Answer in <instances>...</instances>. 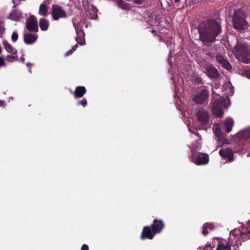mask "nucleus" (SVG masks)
Returning <instances> with one entry per match:
<instances>
[{
  "mask_svg": "<svg viewBox=\"0 0 250 250\" xmlns=\"http://www.w3.org/2000/svg\"><path fill=\"white\" fill-rule=\"evenodd\" d=\"M198 31L200 39L204 43H211L222 31L219 19H208L199 24Z\"/></svg>",
  "mask_w": 250,
  "mask_h": 250,
  "instance_id": "1",
  "label": "nucleus"
},
{
  "mask_svg": "<svg viewBox=\"0 0 250 250\" xmlns=\"http://www.w3.org/2000/svg\"><path fill=\"white\" fill-rule=\"evenodd\" d=\"M164 227V224L162 220L155 219L151 225L152 230H151L150 227L148 226L144 227L141 236V239H152L154 234L160 232Z\"/></svg>",
  "mask_w": 250,
  "mask_h": 250,
  "instance_id": "2",
  "label": "nucleus"
},
{
  "mask_svg": "<svg viewBox=\"0 0 250 250\" xmlns=\"http://www.w3.org/2000/svg\"><path fill=\"white\" fill-rule=\"evenodd\" d=\"M235 56L237 60L245 63H250V49L244 43H237L235 47Z\"/></svg>",
  "mask_w": 250,
  "mask_h": 250,
  "instance_id": "3",
  "label": "nucleus"
},
{
  "mask_svg": "<svg viewBox=\"0 0 250 250\" xmlns=\"http://www.w3.org/2000/svg\"><path fill=\"white\" fill-rule=\"evenodd\" d=\"M245 13L243 11L238 10L234 12L233 25L236 30L242 32L248 28L249 25L245 20Z\"/></svg>",
  "mask_w": 250,
  "mask_h": 250,
  "instance_id": "4",
  "label": "nucleus"
},
{
  "mask_svg": "<svg viewBox=\"0 0 250 250\" xmlns=\"http://www.w3.org/2000/svg\"><path fill=\"white\" fill-rule=\"evenodd\" d=\"M51 15L54 20L57 21L61 18L67 17L66 12L60 5L58 4L52 5Z\"/></svg>",
  "mask_w": 250,
  "mask_h": 250,
  "instance_id": "5",
  "label": "nucleus"
},
{
  "mask_svg": "<svg viewBox=\"0 0 250 250\" xmlns=\"http://www.w3.org/2000/svg\"><path fill=\"white\" fill-rule=\"evenodd\" d=\"M192 153V160L197 165H206L208 162V156L206 154L200 153L196 156L194 153L196 150L194 148L191 149Z\"/></svg>",
  "mask_w": 250,
  "mask_h": 250,
  "instance_id": "6",
  "label": "nucleus"
},
{
  "mask_svg": "<svg viewBox=\"0 0 250 250\" xmlns=\"http://www.w3.org/2000/svg\"><path fill=\"white\" fill-rule=\"evenodd\" d=\"M197 117L199 125L203 126H206L209 124L210 118L208 111L200 109L197 113Z\"/></svg>",
  "mask_w": 250,
  "mask_h": 250,
  "instance_id": "7",
  "label": "nucleus"
},
{
  "mask_svg": "<svg viewBox=\"0 0 250 250\" xmlns=\"http://www.w3.org/2000/svg\"><path fill=\"white\" fill-rule=\"evenodd\" d=\"M26 28L30 32H37L39 31L38 21L34 15H31L26 22Z\"/></svg>",
  "mask_w": 250,
  "mask_h": 250,
  "instance_id": "8",
  "label": "nucleus"
},
{
  "mask_svg": "<svg viewBox=\"0 0 250 250\" xmlns=\"http://www.w3.org/2000/svg\"><path fill=\"white\" fill-rule=\"evenodd\" d=\"M222 100L221 99L216 100L212 105V111L213 115L219 118L223 116L224 112L221 107Z\"/></svg>",
  "mask_w": 250,
  "mask_h": 250,
  "instance_id": "9",
  "label": "nucleus"
},
{
  "mask_svg": "<svg viewBox=\"0 0 250 250\" xmlns=\"http://www.w3.org/2000/svg\"><path fill=\"white\" fill-rule=\"evenodd\" d=\"M208 93L206 89L202 90L200 92L197 93L193 98V101L198 104H203L207 100Z\"/></svg>",
  "mask_w": 250,
  "mask_h": 250,
  "instance_id": "10",
  "label": "nucleus"
},
{
  "mask_svg": "<svg viewBox=\"0 0 250 250\" xmlns=\"http://www.w3.org/2000/svg\"><path fill=\"white\" fill-rule=\"evenodd\" d=\"M219 153L224 159H227L228 161L231 162L233 161V154L231 149L227 148L221 149Z\"/></svg>",
  "mask_w": 250,
  "mask_h": 250,
  "instance_id": "11",
  "label": "nucleus"
},
{
  "mask_svg": "<svg viewBox=\"0 0 250 250\" xmlns=\"http://www.w3.org/2000/svg\"><path fill=\"white\" fill-rule=\"evenodd\" d=\"M216 61L222 65V66L226 69L229 70L231 68V66L228 62L227 59L222 55L218 54L216 56Z\"/></svg>",
  "mask_w": 250,
  "mask_h": 250,
  "instance_id": "12",
  "label": "nucleus"
},
{
  "mask_svg": "<svg viewBox=\"0 0 250 250\" xmlns=\"http://www.w3.org/2000/svg\"><path fill=\"white\" fill-rule=\"evenodd\" d=\"M38 39L37 34L26 33L24 35V42L27 44H31L35 42Z\"/></svg>",
  "mask_w": 250,
  "mask_h": 250,
  "instance_id": "13",
  "label": "nucleus"
},
{
  "mask_svg": "<svg viewBox=\"0 0 250 250\" xmlns=\"http://www.w3.org/2000/svg\"><path fill=\"white\" fill-rule=\"evenodd\" d=\"M86 90L85 87L83 86H78L76 87L74 92L71 91L75 98H80L83 97L86 93Z\"/></svg>",
  "mask_w": 250,
  "mask_h": 250,
  "instance_id": "14",
  "label": "nucleus"
},
{
  "mask_svg": "<svg viewBox=\"0 0 250 250\" xmlns=\"http://www.w3.org/2000/svg\"><path fill=\"white\" fill-rule=\"evenodd\" d=\"M77 37L76 38V41L80 45H83L85 43V34L83 29L81 28H76Z\"/></svg>",
  "mask_w": 250,
  "mask_h": 250,
  "instance_id": "15",
  "label": "nucleus"
},
{
  "mask_svg": "<svg viewBox=\"0 0 250 250\" xmlns=\"http://www.w3.org/2000/svg\"><path fill=\"white\" fill-rule=\"evenodd\" d=\"M206 74L211 78H216L219 75L217 69L212 65H209L206 68Z\"/></svg>",
  "mask_w": 250,
  "mask_h": 250,
  "instance_id": "16",
  "label": "nucleus"
},
{
  "mask_svg": "<svg viewBox=\"0 0 250 250\" xmlns=\"http://www.w3.org/2000/svg\"><path fill=\"white\" fill-rule=\"evenodd\" d=\"M21 17V13L17 9L13 10L9 16L10 19L15 21H19Z\"/></svg>",
  "mask_w": 250,
  "mask_h": 250,
  "instance_id": "17",
  "label": "nucleus"
},
{
  "mask_svg": "<svg viewBox=\"0 0 250 250\" xmlns=\"http://www.w3.org/2000/svg\"><path fill=\"white\" fill-rule=\"evenodd\" d=\"M49 23L48 20L45 18H42L39 21L40 29L43 31H46L49 27Z\"/></svg>",
  "mask_w": 250,
  "mask_h": 250,
  "instance_id": "18",
  "label": "nucleus"
},
{
  "mask_svg": "<svg viewBox=\"0 0 250 250\" xmlns=\"http://www.w3.org/2000/svg\"><path fill=\"white\" fill-rule=\"evenodd\" d=\"M234 125L233 120L231 118H227L225 121V126L226 127V131L227 132L229 133L232 130V128Z\"/></svg>",
  "mask_w": 250,
  "mask_h": 250,
  "instance_id": "19",
  "label": "nucleus"
},
{
  "mask_svg": "<svg viewBox=\"0 0 250 250\" xmlns=\"http://www.w3.org/2000/svg\"><path fill=\"white\" fill-rule=\"evenodd\" d=\"M239 137L243 139L250 138V127L247 128L238 133Z\"/></svg>",
  "mask_w": 250,
  "mask_h": 250,
  "instance_id": "20",
  "label": "nucleus"
},
{
  "mask_svg": "<svg viewBox=\"0 0 250 250\" xmlns=\"http://www.w3.org/2000/svg\"><path fill=\"white\" fill-rule=\"evenodd\" d=\"M214 226L213 223H207L204 224V225H203V226L202 227L203 234L204 235H206L208 234V229L210 230H212L214 229Z\"/></svg>",
  "mask_w": 250,
  "mask_h": 250,
  "instance_id": "21",
  "label": "nucleus"
},
{
  "mask_svg": "<svg viewBox=\"0 0 250 250\" xmlns=\"http://www.w3.org/2000/svg\"><path fill=\"white\" fill-rule=\"evenodd\" d=\"M119 7L124 10H128L130 9L129 4L125 2L123 0H116Z\"/></svg>",
  "mask_w": 250,
  "mask_h": 250,
  "instance_id": "22",
  "label": "nucleus"
},
{
  "mask_svg": "<svg viewBox=\"0 0 250 250\" xmlns=\"http://www.w3.org/2000/svg\"><path fill=\"white\" fill-rule=\"evenodd\" d=\"M48 9L46 5L42 3L40 5L39 10V14L42 16L45 17L47 15Z\"/></svg>",
  "mask_w": 250,
  "mask_h": 250,
  "instance_id": "23",
  "label": "nucleus"
},
{
  "mask_svg": "<svg viewBox=\"0 0 250 250\" xmlns=\"http://www.w3.org/2000/svg\"><path fill=\"white\" fill-rule=\"evenodd\" d=\"M3 44L4 46L5 49L8 52L12 54H16L17 53L16 51H15L14 52H13L14 48L13 46L10 44H9L6 41H3Z\"/></svg>",
  "mask_w": 250,
  "mask_h": 250,
  "instance_id": "24",
  "label": "nucleus"
},
{
  "mask_svg": "<svg viewBox=\"0 0 250 250\" xmlns=\"http://www.w3.org/2000/svg\"><path fill=\"white\" fill-rule=\"evenodd\" d=\"M231 247L229 245H225L222 242H220L217 245V250H230Z\"/></svg>",
  "mask_w": 250,
  "mask_h": 250,
  "instance_id": "25",
  "label": "nucleus"
},
{
  "mask_svg": "<svg viewBox=\"0 0 250 250\" xmlns=\"http://www.w3.org/2000/svg\"><path fill=\"white\" fill-rule=\"evenodd\" d=\"M6 60L8 62H14L16 61H19L18 56H13V55H7L6 57Z\"/></svg>",
  "mask_w": 250,
  "mask_h": 250,
  "instance_id": "26",
  "label": "nucleus"
},
{
  "mask_svg": "<svg viewBox=\"0 0 250 250\" xmlns=\"http://www.w3.org/2000/svg\"><path fill=\"white\" fill-rule=\"evenodd\" d=\"M18 34L16 32H14L11 36V39L13 42H15L18 40Z\"/></svg>",
  "mask_w": 250,
  "mask_h": 250,
  "instance_id": "27",
  "label": "nucleus"
},
{
  "mask_svg": "<svg viewBox=\"0 0 250 250\" xmlns=\"http://www.w3.org/2000/svg\"><path fill=\"white\" fill-rule=\"evenodd\" d=\"M77 105H82L83 107L86 106L87 105V101L85 99H83V100L79 101L77 104Z\"/></svg>",
  "mask_w": 250,
  "mask_h": 250,
  "instance_id": "28",
  "label": "nucleus"
},
{
  "mask_svg": "<svg viewBox=\"0 0 250 250\" xmlns=\"http://www.w3.org/2000/svg\"><path fill=\"white\" fill-rule=\"evenodd\" d=\"M214 132L216 136L218 137V139H220L221 136V131L219 127H216L214 130Z\"/></svg>",
  "mask_w": 250,
  "mask_h": 250,
  "instance_id": "29",
  "label": "nucleus"
},
{
  "mask_svg": "<svg viewBox=\"0 0 250 250\" xmlns=\"http://www.w3.org/2000/svg\"><path fill=\"white\" fill-rule=\"evenodd\" d=\"M5 32V28L1 22L0 21V38L2 37V35Z\"/></svg>",
  "mask_w": 250,
  "mask_h": 250,
  "instance_id": "30",
  "label": "nucleus"
},
{
  "mask_svg": "<svg viewBox=\"0 0 250 250\" xmlns=\"http://www.w3.org/2000/svg\"><path fill=\"white\" fill-rule=\"evenodd\" d=\"M244 75L250 79V69H246L244 71Z\"/></svg>",
  "mask_w": 250,
  "mask_h": 250,
  "instance_id": "31",
  "label": "nucleus"
},
{
  "mask_svg": "<svg viewBox=\"0 0 250 250\" xmlns=\"http://www.w3.org/2000/svg\"><path fill=\"white\" fill-rule=\"evenodd\" d=\"M6 65L5 60L3 57H0V67Z\"/></svg>",
  "mask_w": 250,
  "mask_h": 250,
  "instance_id": "32",
  "label": "nucleus"
},
{
  "mask_svg": "<svg viewBox=\"0 0 250 250\" xmlns=\"http://www.w3.org/2000/svg\"><path fill=\"white\" fill-rule=\"evenodd\" d=\"M26 65L29 68V72L30 73H32L31 67L33 65V64H32L30 62H28V63H26Z\"/></svg>",
  "mask_w": 250,
  "mask_h": 250,
  "instance_id": "33",
  "label": "nucleus"
},
{
  "mask_svg": "<svg viewBox=\"0 0 250 250\" xmlns=\"http://www.w3.org/2000/svg\"><path fill=\"white\" fill-rule=\"evenodd\" d=\"M81 250H89L88 246L86 244H83L81 248Z\"/></svg>",
  "mask_w": 250,
  "mask_h": 250,
  "instance_id": "34",
  "label": "nucleus"
},
{
  "mask_svg": "<svg viewBox=\"0 0 250 250\" xmlns=\"http://www.w3.org/2000/svg\"><path fill=\"white\" fill-rule=\"evenodd\" d=\"M134 2L136 4H142L146 0H133Z\"/></svg>",
  "mask_w": 250,
  "mask_h": 250,
  "instance_id": "35",
  "label": "nucleus"
},
{
  "mask_svg": "<svg viewBox=\"0 0 250 250\" xmlns=\"http://www.w3.org/2000/svg\"><path fill=\"white\" fill-rule=\"evenodd\" d=\"M73 51L72 49L68 50L65 54V56H68L72 54Z\"/></svg>",
  "mask_w": 250,
  "mask_h": 250,
  "instance_id": "36",
  "label": "nucleus"
},
{
  "mask_svg": "<svg viewBox=\"0 0 250 250\" xmlns=\"http://www.w3.org/2000/svg\"><path fill=\"white\" fill-rule=\"evenodd\" d=\"M22 63H24L25 58L24 57V54H23L20 59Z\"/></svg>",
  "mask_w": 250,
  "mask_h": 250,
  "instance_id": "37",
  "label": "nucleus"
},
{
  "mask_svg": "<svg viewBox=\"0 0 250 250\" xmlns=\"http://www.w3.org/2000/svg\"><path fill=\"white\" fill-rule=\"evenodd\" d=\"M78 47V45L77 44H76L75 45H74L72 48V50L74 51L75 50H76V49Z\"/></svg>",
  "mask_w": 250,
  "mask_h": 250,
  "instance_id": "38",
  "label": "nucleus"
},
{
  "mask_svg": "<svg viewBox=\"0 0 250 250\" xmlns=\"http://www.w3.org/2000/svg\"><path fill=\"white\" fill-rule=\"evenodd\" d=\"M5 102L3 101L0 100V106H4Z\"/></svg>",
  "mask_w": 250,
  "mask_h": 250,
  "instance_id": "39",
  "label": "nucleus"
},
{
  "mask_svg": "<svg viewBox=\"0 0 250 250\" xmlns=\"http://www.w3.org/2000/svg\"><path fill=\"white\" fill-rule=\"evenodd\" d=\"M226 102L227 103H228V106H229L230 105V104L229 101V100H227Z\"/></svg>",
  "mask_w": 250,
  "mask_h": 250,
  "instance_id": "40",
  "label": "nucleus"
},
{
  "mask_svg": "<svg viewBox=\"0 0 250 250\" xmlns=\"http://www.w3.org/2000/svg\"><path fill=\"white\" fill-rule=\"evenodd\" d=\"M97 15H96L95 14V18H94L95 20L97 19Z\"/></svg>",
  "mask_w": 250,
  "mask_h": 250,
  "instance_id": "41",
  "label": "nucleus"
},
{
  "mask_svg": "<svg viewBox=\"0 0 250 250\" xmlns=\"http://www.w3.org/2000/svg\"><path fill=\"white\" fill-rule=\"evenodd\" d=\"M175 2H177L179 1L180 0H174Z\"/></svg>",
  "mask_w": 250,
  "mask_h": 250,
  "instance_id": "42",
  "label": "nucleus"
},
{
  "mask_svg": "<svg viewBox=\"0 0 250 250\" xmlns=\"http://www.w3.org/2000/svg\"><path fill=\"white\" fill-rule=\"evenodd\" d=\"M152 33H154H154H156V31H155V30H152Z\"/></svg>",
  "mask_w": 250,
  "mask_h": 250,
  "instance_id": "43",
  "label": "nucleus"
},
{
  "mask_svg": "<svg viewBox=\"0 0 250 250\" xmlns=\"http://www.w3.org/2000/svg\"><path fill=\"white\" fill-rule=\"evenodd\" d=\"M94 10H95V13L98 10L95 8Z\"/></svg>",
  "mask_w": 250,
  "mask_h": 250,
  "instance_id": "44",
  "label": "nucleus"
},
{
  "mask_svg": "<svg viewBox=\"0 0 250 250\" xmlns=\"http://www.w3.org/2000/svg\"><path fill=\"white\" fill-rule=\"evenodd\" d=\"M199 82H201L202 80L201 79H199Z\"/></svg>",
  "mask_w": 250,
  "mask_h": 250,
  "instance_id": "45",
  "label": "nucleus"
},
{
  "mask_svg": "<svg viewBox=\"0 0 250 250\" xmlns=\"http://www.w3.org/2000/svg\"><path fill=\"white\" fill-rule=\"evenodd\" d=\"M225 107H226V108H228V106H227V105H225Z\"/></svg>",
  "mask_w": 250,
  "mask_h": 250,
  "instance_id": "46",
  "label": "nucleus"
}]
</instances>
